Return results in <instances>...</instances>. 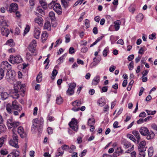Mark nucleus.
Returning a JSON list of instances; mask_svg holds the SVG:
<instances>
[{
    "instance_id": "nucleus-12",
    "label": "nucleus",
    "mask_w": 157,
    "mask_h": 157,
    "mask_svg": "<svg viewBox=\"0 0 157 157\" xmlns=\"http://www.w3.org/2000/svg\"><path fill=\"white\" fill-rule=\"evenodd\" d=\"M1 67L4 70L5 69L10 70L11 67V65L7 61H3L1 64Z\"/></svg>"
},
{
    "instance_id": "nucleus-57",
    "label": "nucleus",
    "mask_w": 157,
    "mask_h": 157,
    "mask_svg": "<svg viewBox=\"0 0 157 157\" xmlns=\"http://www.w3.org/2000/svg\"><path fill=\"white\" fill-rule=\"evenodd\" d=\"M61 148L63 150H66L69 148V146L67 145L64 144L61 146Z\"/></svg>"
},
{
    "instance_id": "nucleus-46",
    "label": "nucleus",
    "mask_w": 157,
    "mask_h": 157,
    "mask_svg": "<svg viewBox=\"0 0 157 157\" xmlns=\"http://www.w3.org/2000/svg\"><path fill=\"white\" fill-rule=\"evenodd\" d=\"M108 50L109 48L108 47H106L105 48L103 52V54L104 56L105 57L107 56Z\"/></svg>"
},
{
    "instance_id": "nucleus-8",
    "label": "nucleus",
    "mask_w": 157,
    "mask_h": 157,
    "mask_svg": "<svg viewBox=\"0 0 157 157\" xmlns=\"http://www.w3.org/2000/svg\"><path fill=\"white\" fill-rule=\"evenodd\" d=\"M7 123L9 128H10L12 127L15 128L19 125V122L13 121L12 119H8L7 120Z\"/></svg>"
},
{
    "instance_id": "nucleus-18",
    "label": "nucleus",
    "mask_w": 157,
    "mask_h": 157,
    "mask_svg": "<svg viewBox=\"0 0 157 157\" xmlns=\"http://www.w3.org/2000/svg\"><path fill=\"white\" fill-rule=\"evenodd\" d=\"M132 133L135 136L137 139L136 140V143H139L140 140V137L139 132L136 130H134L132 131Z\"/></svg>"
},
{
    "instance_id": "nucleus-45",
    "label": "nucleus",
    "mask_w": 157,
    "mask_h": 157,
    "mask_svg": "<svg viewBox=\"0 0 157 157\" xmlns=\"http://www.w3.org/2000/svg\"><path fill=\"white\" fill-rule=\"evenodd\" d=\"M137 20L141 21L143 18V15L142 13H140L137 16Z\"/></svg>"
},
{
    "instance_id": "nucleus-47",
    "label": "nucleus",
    "mask_w": 157,
    "mask_h": 157,
    "mask_svg": "<svg viewBox=\"0 0 157 157\" xmlns=\"http://www.w3.org/2000/svg\"><path fill=\"white\" fill-rule=\"evenodd\" d=\"M49 16L52 20H54L55 17L54 13L52 11L50 12L49 13Z\"/></svg>"
},
{
    "instance_id": "nucleus-44",
    "label": "nucleus",
    "mask_w": 157,
    "mask_h": 157,
    "mask_svg": "<svg viewBox=\"0 0 157 157\" xmlns=\"http://www.w3.org/2000/svg\"><path fill=\"white\" fill-rule=\"evenodd\" d=\"M145 111L147 113L148 115H153L156 112V111L155 110L151 111V110H146Z\"/></svg>"
},
{
    "instance_id": "nucleus-62",
    "label": "nucleus",
    "mask_w": 157,
    "mask_h": 157,
    "mask_svg": "<svg viewBox=\"0 0 157 157\" xmlns=\"http://www.w3.org/2000/svg\"><path fill=\"white\" fill-rule=\"evenodd\" d=\"M85 23L86 28H88L90 26L89 20L87 19H86L85 21Z\"/></svg>"
},
{
    "instance_id": "nucleus-64",
    "label": "nucleus",
    "mask_w": 157,
    "mask_h": 157,
    "mask_svg": "<svg viewBox=\"0 0 157 157\" xmlns=\"http://www.w3.org/2000/svg\"><path fill=\"white\" fill-rule=\"evenodd\" d=\"M30 29L29 26V25L26 26L24 31V33L25 34L29 32Z\"/></svg>"
},
{
    "instance_id": "nucleus-31",
    "label": "nucleus",
    "mask_w": 157,
    "mask_h": 157,
    "mask_svg": "<svg viewBox=\"0 0 157 157\" xmlns=\"http://www.w3.org/2000/svg\"><path fill=\"white\" fill-rule=\"evenodd\" d=\"M86 107L85 106H82L81 107H78L76 108H73L72 110L74 111H77L80 110L81 111H83L85 110Z\"/></svg>"
},
{
    "instance_id": "nucleus-30",
    "label": "nucleus",
    "mask_w": 157,
    "mask_h": 157,
    "mask_svg": "<svg viewBox=\"0 0 157 157\" xmlns=\"http://www.w3.org/2000/svg\"><path fill=\"white\" fill-rule=\"evenodd\" d=\"M4 17H0V25H2L3 26H5L7 25L6 22L5 20H4Z\"/></svg>"
},
{
    "instance_id": "nucleus-48",
    "label": "nucleus",
    "mask_w": 157,
    "mask_h": 157,
    "mask_svg": "<svg viewBox=\"0 0 157 157\" xmlns=\"http://www.w3.org/2000/svg\"><path fill=\"white\" fill-rule=\"evenodd\" d=\"M128 68L130 70H132L134 68V63L133 61H131L128 65Z\"/></svg>"
},
{
    "instance_id": "nucleus-34",
    "label": "nucleus",
    "mask_w": 157,
    "mask_h": 157,
    "mask_svg": "<svg viewBox=\"0 0 157 157\" xmlns=\"http://www.w3.org/2000/svg\"><path fill=\"white\" fill-rule=\"evenodd\" d=\"M95 121L94 118H89L88 121V124L89 126L93 125L95 123Z\"/></svg>"
},
{
    "instance_id": "nucleus-3",
    "label": "nucleus",
    "mask_w": 157,
    "mask_h": 157,
    "mask_svg": "<svg viewBox=\"0 0 157 157\" xmlns=\"http://www.w3.org/2000/svg\"><path fill=\"white\" fill-rule=\"evenodd\" d=\"M24 86L23 85H21L19 84L17 85L16 86L15 85L14 86V91L16 94L11 96V97L15 99H17L19 97L18 94H17L19 91L22 92V93L24 94L25 91L24 89Z\"/></svg>"
},
{
    "instance_id": "nucleus-59",
    "label": "nucleus",
    "mask_w": 157,
    "mask_h": 157,
    "mask_svg": "<svg viewBox=\"0 0 157 157\" xmlns=\"http://www.w3.org/2000/svg\"><path fill=\"white\" fill-rule=\"evenodd\" d=\"M101 89L102 90L101 91V93L106 92L108 90V86H103L102 87Z\"/></svg>"
},
{
    "instance_id": "nucleus-54",
    "label": "nucleus",
    "mask_w": 157,
    "mask_h": 157,
    "mask_svg": "<svg viewBox=\"0 0 157 157\" xmlns=\"http://www.w3.org/2000/svg\"><path fill=\"white\" fill-rule=\"evenodd\" d=\"M0 153L1 155H6L8 154V152L6 149H2L0 151Z\"/></svg>"
},
{
    "instance_id": "nucleus-36",
    "label": "nucleus",
    "mask_w": 157,
    "mask_h": 157,
    "mask_svg": "<svg viewBox=\"0 0 157 157\" xmlns=\"http://www.w3.org/2000/svg\"><path fill=\"white\" fill-rule=\"evenodd\" d=\"M56 102L58 105L62 104L63 102V100L61 97H57L56 100Z\"/></svg>"
},
{
    "instance_id": "nucleus-39",
    "label": "nucleus",
    "mask_w": 157,
    "mask_h": 157,
    "mask_svg": "<svg viewBox=\"0 0 157 157\" xmlns=\"http://www.w3.org/2000/svg\"><path fill=\"white\" fill-rule=\"evenodd\" d=\"M74 92V90L69 88L67 91V94L68 95H71L73 94Z\"/></svg>"
},
{
    "instance_id": "nucleus-1",
    "label": "nucleus",
    "mask_w": 157,
    "mask_h": 157,
    "mask_svg": "<svg viewBox=\"0 0 157 157\" xmlns=\"http://www.w3.org/2000/svg\"><path fill=\"white\" fill-rule=\"evenodd\" d=\"M12 109L17 110L20 111L22 109L21 106L18 104L17 101L15 100L12 102V105L8 103L6 105V110L9 113H11L12 112Z\"/></svg>"
},
{
    "instance_id": "nucleus-28",
    "label": "nucleus",
    "mask_w": 157,
    "mask_h": 157,
    "mask_svg": "<svg viewBox=\"0 0 157 157\" xmlns=\"http://www.w3.org/2000/svg\"><path fill=\"white\" fill-rule=\"evenodd\" d=\"M39 2L41 5L42 7L44 9H45L47 8V4L46 3L45 0H39Z\"/></svg>"
},
{
    "instance_id": "nucleus-2",
    "label": "nucleus",
    "mask_w": 157,
    "mask_h": 157,
    "mask_svg": "<svg viewBox=\"0 0 157 157\" xmlns=\"http://www.w3.org/2000/svg\"><path fill=\"white\" fill-rule=\"evenodd\" d=\"M141 134L144 136H147L146 138L147 140H150L154 138L155 134L151 132H149L147 128L145 127H142L139 130Z\"/></svg>"
},
{
    "instance_id": "nucleus-52",
    "label": "nucleus",
    "mask_w": 157,
    "mask_h": 157,
    "mask_svg": "<svg viewBox=\"0 0 157 157\" xmlns=\"http://www.w3.org/2000/svg\"><path fill=\"white\" fill-rule=\"evenodd\" d=\"M32 55L29 52H27L26 55V58L29 60H31L32 59Z\"/></svg>"
},
{
    "instance_id": "nucleus-38",
    "label": "nucleus",
    "mask_w": 157,
    "mask_h": 157,
    "mask_svg": "<svg viewBox=\"0 0 157 157\" xmlns=\"http://www.w3.org/2000/svg\"><path fill=\"white\" fill-rule=\"evenodd\" d=\"M148 156L149 157H151L152 156L153 153V148L152 147H150L148 151Z\"/></svg>"
},
{
    "instance_id": "nucleus-6",
    "label": "nucleus",
    "mask_w": 157,
    "mask_h": 157,
    "mask_svg": "<svg viewBox=\"0 0 157 157\" xmlns=\"http://www.w3.org/2000/svg\"><path fill=\"white\" fill-rule=\"evenodd\" d=\"M15 74V73L14 71L9 70L6 73V78L8 82H12L14 79Z\"/></svg>"
},
{
    "instance_id": "nucleus-29",
    "label": "nucleus",
    "mask_w": 157,
    "mask_h": 157,
    "mask_svg": "<svg viewBox=\"0 0 157 157\" xmlns=\"http://www.w3.org/2000/svg\"><path fill=\"white\" fill-rule=\"evenodd\" d=\"M6 44L7 45L10 46L11 47H13L15 44L12 39H10L7 40Z\"/></svg>"
},
{
    "instance_id": "nucleus-58",
    "label": "nucleus",
    "mask_w": 157,
    "mask_h": 157,
    "mask_svg": "<svg viewBox=\"0 0 157 157\" xmlns=\"http://www.w3.org/2000/svg\"><path fill=\"white\" fill-rule=\"evenodd\" d=\"M83 0H78L74 4V6H75L78 4L80 5L83 2Z\"/></svg>"
},
{
    "instance_id": "nucleus-24",
    "label": "nucleus",
    "mask_w": 157,
    "mask_h": 157,
    "mask_svg": "<svg viewBox=\"0 0 157 157\" xmlns=\"http://www.w3.org/2000/svg\"><path fill=\"white\" fill-rule=\"evenodd\" d=\"M121 22L120 20H117L114 22L115 30L116 31L118 30L120 28V25Z\"/></svg>"
},
{
    "instance_id": "nucleus-49",
    "label": "nucleus",
    "mask_w": 157,
    "mask_h": 157,
    "mask_svg": "<svg viewBox=\"0 0 157 157\" xmlns=\"http://www.w3.org/2000/svg\"><path fill=\"white\" fill-rule=\"evenodd\" d=\"M76 86V84L75 83L73 82L70 83L69 84V88L72 89V90H74Z\"/></svg>"
},
{
    "instance_id": "nucleus-9",
    "label": "nucleus",
    "mask_w": 157,
    "mask_h": 157,
    "mask_svg": "<svg viewBox=\"0 0 157 157\" xmlns=\"http://www.w3.org/2000/svg\"><path fill=\"white\" fill-rule=\"evenodd\" d=\"M52 8L58 14L61 15L62 14L61 7L59 4L56 3L53 5Z\"/></svg>"
},
{
    "instance_id": "nucleus-15",
    "label": "nucleus",
    "mask_w": 157,
    "mask_h": 157,
    "mask_svg": "<svg viewBox=\"0 0 157 157\" xmlns=\"http://www.w3.org/2000/svg\"><path fill=\"white\" fill-rule=\"evenodd\" d=\"M0 96L1 99L4 101L8 98L10 96V94L7 92L3 91L0 93Z\"/></svg>"
},
{
    "instance_id": "nucleus-41",
    "label": "nucleus",
    "mask_w": 157,
    "mask_h": 157,
    "mask_svg": "<svg viewBox=\"0 0 157 157\" xmlns=\"http://www.w3.org/2000/svg\"><path fill=\"white\" fill-rule=\"evenodd\" d=\"M58 72L56 70L54 69L52 73V76H51V78L52 79H55V77L56 75L57 74Z\"/></svg>"
},
{
    "instance_id": "nucleus-23",
    "label": "nucleus",
    "mask_w": 157,
    "mask_h": 157,
    "mask_svg": "<svg viewBox=\"0 0 157 157\" xmlns=\"http://www.w3.org/2000/svg\"><path fill=\"white\" fill-rule=\"evenodd\" d=\"M34 21L35 23L38 24L39 25L43 24V20L41 17H37L35 19Z\"/></svg>"
},
{
    "instance_id": "nucleus-35",
    "label": "nucleus",
    "mask_w": 157,
    "mask_h": 157,
    "mask_svg": "<svg viewBox=\"0 0 157 157\" xmlns=\"http://www.w3.org/2000/svg\"><path fill=\"white\" fill-rule=\"evenodd\" d=\"M5 70H4L2 68H0V80L2 79L4 76Z\"/></svg>"
},
{
    "instance_id": "nucleus-42",
    "label": "nucleus",
    "mask_w": 157,
    "mask_h": 157,
    "mask_svg": "<svg viewBox=\"0 0 157 157\" xmlns=\"http://www.w3.org/2000/svg\"><path fill=\"white\" fill-rule=\"evenodd\" d=\"M64 55L62 56L57 60V63L58 64H60L63 62L64 59Z\"/></svg>"
},
{
    "instance_id": "nucleus-11",
    "label": "nucleus",
    "mask_w": 157,
    "mask_h": 157,
    "mask_svg": "<svg viewBox=\"0 0 157 157\" xmlns=\"http://www.w3.org/2000/svg\"><path fill=\"white\" fill-rule=\"evenodd\" d=\"M36 46V41L34 40H33L29 46L28 49L29 51L32 53H34L35 50Z\"/></svg>"
},
{
    "instance_id": "nucleus-13",
    "label": "nucleus",
    "mask_w": 157,
    "mask_h": 157,
    "mask_svg": "<svg viewBox=\"0 0 157 157\" xmlns=\"http://www.w3.org/2000/svg\"><path fill=\"white\" fill-rule=\"evenodd\" d=\"M42 125L39 122L38 119L36 118L33 120V124L32 127V129H36V128H38L40 127V126Z\"/></svg>"
},
{
    "instance_id": "nucleus-20",
    "label": "nucleus",
    "mask_w": 157,
    "mask_h": 157,
    "mask_svg": "<svg viewBox=\"0 0 157 157\" xmlns=\"http://www.w3.org/2000/svg\"><path fill=\"white\" fill-rule=\"evenodd\" d=\"M40 33V31L39 28H36L34 30V36L37 39L39 38Z\"/></svg>"
},
{
    "instance_id": "nucleus-16",
    "label": "nucleus",
    "mask_w": 157,
    "mask_h": 157,
    "mask_svg": "<svg viewBox=\"0 0 157 157\" xmlns=\"http://www.w3.org/2000/svg\"><path fill=\"white\" fill-rule=\"evenodd\" d=\"M123 152V150L121 147H118L116 151L113 154V155L114 157H117L122 154Z\"/></svg>"
},
{
    "instance_id": "nucleus-56",
    "label": "nucleus",
    "mask_w": 157,
    "mask_h": 157,
    "mask_svg": "<svg viewBox=\"0 0 157 157\" xmlns=\"http://www.w3.org/2000/svg\"><path fill=\"white\" fill-rule=\"evenodd\" d=\"M5 139V138L3 137L0 138V147L2 146Z\"/></svg>"
},
{
    "instance_id": "nucleus-43",
    "label": "nucleus",
    "mask_w": 157,
    "mask_h": 157,
    "mask_svg": "<svg viewBox=\"0 0 157 157\" xmlns=\"http://www.w3.org/2000/svg\"><path fill=\"white\" fill-rule=\"evenodd\" d=\"M99 62V61H97L96 58L95 57L94 58L93 63L91 64H92V66H96Z\"/></svg>"
},
{
    "instance_id": "nucleus-51",
    "label": "nucleus",
    "mask_w": 157,
    "mask_h": 157,
    "mask_svg": "<svg viewBox=\"0 0 157 157\" xmlns=\"http://www.w3.org/2000/svg\"><path fill=\"white\" fill-rule=\"evenodd\" d=\"M156 33H154L150 35L149 36V38L151 40H153L156 38Z\"/></svg>"
},
{
    "instance_id": "nucleus-37",
    "label": "nucleus",
    "mask_w": 157,
    "mask_h": 157,
    "mask_svg": "<svg viewBox=\"0 0 157 157\" xmlns=\"http://www.w3.org/2000/svg\"><path fill=\"white\" fill-rule=\"evenodd\" d=\"M6 128L3 124V122L0 123V132H2L4 131L6 129Z\"/></svg>"
},
{
    "instance_id": "nucleus-10",
    "label": "nucleus",
    "mask_w": 157,
    "mask_h": 157,
    "mask_svg": "<svg viewBox=\"0 0 157 157\" xmlns=\"http://www.w3.org/2000/svg\"><path fill=\"white\" fill-rule=\"evenodd\" d=\"M18 9V5L16 3H11L9 9H6L7 11L10 13L16 11Z\"/></svg>"
},
{
    "instance_id": "nucleus-50",
    "label": "nucleus",
    "mask_w": 157,
    "mask_h": 157,
    "mask_svg": "<svg viewBox=\"0 0 157 157\" xmlns=\"http://www.w3.org/2000/svg\"><path fill=\"white\" fill-rule=\"evenodd\" d=\"M76 147L75 146L72 145H71L70 147H69V151L70 153H71L73 151H74V150L75 149Z\"/></svg>"
},
{
    "instance_id": "nucleus-63",
    "label": "nucleus",
    "mask_w": 157,
    "mask_h": 157,
    "mask_svg": "<svg viewBox=\"0 0 157 157\" xmlns=\"http://www.w3.org/2000/svg\"><path fill=\"white\" fill-rule=\"evenodd\" d=\"M18 137L17 135L16 134H14L13 135V139L11 140H13L14 141H15L16 140L18 141Z\"/></svg>"
},
{
    "instance_id": "nucleus-14",
    "label": "nucleus",
    "mask_w": 157,
    "mask_h": 157,
    "mask_svg": "<svg viewBox=\"0 0 157 157\" xmlns=\"http://www.w3.org/2000/svg\"><path fill=\"white\" fill-rule=\"evenodd\" d=\"M17 132L21 138H24L26 136V133L24 132V129L22 127L20 126L18 127Z\"/></svg>"
},
{
    "instance_id": "nucleus-22",
    "label": "nucleus",
    "mask_w": 157,
    "mask_h": 157,
    "mask_svg": "<svg viewBox=\"0 0 157 157\" xmlns=\"http://www.w3.org/2000/svg\"><path fill=\"white\" fill-rule=\"evenodd\" d=\"M64 152V151H62L60 148H58L56 152L55 157H59V156H62Z\"/></svg>"
},
{
    "instance_id": "nucleus-61",
    "label": "nucleus",
    "mask_w": 157,
    "mask_h": 157,
    "mask_svg": "<svg viewBox=\"0 0 157 157\" xmlns=\"http://www.w3.org/2000/svg\"><path fill=\"white\" fill-rule=\"evenodd\" d=\"M65 42L66 43H68L70 41V37L69 35H66L65 37Z\"/></svg>"
},
{
    "instance_id": "nucleus-32",
    "label": "nucleus",
    "mask_w": 157,
    "mask_h": 157,
    "mask_svg": "<svg viewBox=\"0 0 157 157\" xmlns=\"http://www.w3.org/2000/svg\"><path fill=\"white\" fill-rule=\"evenodd\" d=\"M42 80V74L40 72L36 77V81L38 82H40Z\"/></svg>"
},
{
    "instance_id": "nucleus-4",
    "label": "nucleus",
    "mask_w": 157,
    "mask_h": 157,
    "mask_svg": "<svg viewBox=\"0 0 157 157\" xmlns=\"http://www.w3.org/2000/svg\"><path fill=\"white\" fill-rule=\"evenodd\" d=\"M146 145V142L144 141H141L138 147V150L139 152V157H145V153L144 151H146L144 147Z\"/></svg>"
},
{
    "instance_id": "nucleus-19",
    "label": "nucleus",
    "mask_w": 157,
    "mask_h": 157,
    "mask_svg": "<svg viewBox=\"0 0 157 157\" xmlns=\"http://www.w3.org/2000/svg\"><path fill=\"white\" fill-rule=\"evenodd\" d=\"M83 103L82 100H77L72 103V105L75 107L80 106ZM75 108V107H74Z\"/></svg>"
},
{
    "instance_id": "nucleus-7",
    "label": "nucleus",
    "mask_w": 157,
    "mask_h": 157,
    "mask_svg": "<svg viewBox=\"0 0 157 157\" xmlns=\"http://www.w3.org/2000/svg\"><path fill=\"white\" fill-rule=\"evenodd\" d=\"M70 127L74 131L77 132L78 129V122L75 118L72 119L71 121L69 123Z\"/></svg>"
},
{
    "instance_id": "nucleus-27",
    "label": "nucleus",
    "mask_w": 157,
    "mask_h": 157,
    "mask_svg": "<svg viewBox=\"0 0 157 157\" xmlns=\"http://www.w3.org/2000/svg\"><path fill=\"white\" fill-rule=\"evenodd\" d=\"M51 25L50 22L47 21L45 23L44 26V28L45 29H47L50 31L51 30Z\"/></svg>"
},
{
    "instance_id": "nucleus-55",
    "label": "nucleus",
    "mask_w": 157,
    "mask_h": 157,
    "mask_svg": "<svg viewBox=\"0 0 157 157\" xmlns=\"http://www.w3.org/2000/svg\"><path fill=\"white\" fill-rule=\"evenodd\" d=\"M110 40H111V43L112 44H113L114 42L116 41V40L115 39V37L113 36H111L110 37Z\"/></svg>"
},
{
    "instance_id": "nucleus-53",
    "label": "nucleus",
    "mask_w": 157,
    "mask_h": 157,
    "mask_svg": "<svg viewBox=\"0 0 157 157\" xmlns=\"http://www.w3.org/2000/svg\"><path fill=\"white\" fill-rule=\"evenodd\" d=\"M57 0H53L52 2L48 4V7L50 8H52L53 5L56 4Z\"/></svg>"
},
{
    "instance_id": "nucleus-17",
    "label": "nucleus",
    "mask_w": 157,
    "mask_h": 157,
    "mask_svg": "<svg viewBox=\"0 0 157 157\" xmlns=\"http://www.w3.org/2000/svg\"><path fill=\"white\" fill-rule=\"evenodd\" d=\"M2 34L3 36H7L10 33V31L7 28L2 27L1 30Z\"/></svg>"
},
{
    "instance_id": "nucleus-33",
    "label": "nucleus",
    "mask_w": 157,
    "mask_h": 157,
    "mask_svg": "<svg viewBox=\"0 0 157 157\" xmlns=\"http://www.w3.org/2000/svg\"><path fill=\"white\" fill-rule=\"evenodd\" d=\"M61 2L65 8L67 7L68 5L69 0H61Z\"/></svg>"
},
{
    "instance_id": "nucleus-60",
    "label": "nucleus",
    "mask_w": 157,
    "mask_h": 157,
    "mask_svg": "<svg viewBox=\"0 0 157 157\" xmlns=\"http://www.w3.org/2000/svg\"><path fill=\"white\" fill-rule=\"evenodd\" d=\"M102 100V98L100 99L98 101V103L99 105L100 106H103L104 105L105 103L101 101Z\"/></svg>"
},
{
    "instance_id": "nucleus-21",
    "label": "nucleus",
    "mask_w": 157,
    "mask_h": 157,
    "mask_svg": "<svg viewBox=\"0 0 157 157\" xmlns=\"http://www.w3.org/2000/svg\"><path fill=\"white\" fill-rule=\"evenodd\" d=\"M100 80V77L98 76H96L93 80L92 84L93 85H96L99 83Z\"/></svg>"
},
{
    "instance_id": "nucleus-40",
    "label": "nucleus",
    "mask_w": 157,
    "mask_h": 157,
    "mask_svg": "<svg viewBox=\"0 0 157 157\" xmlns=\"http://www.w3.org/2000/svg\"><path fill=\"white\" fill-rule=\"evenodd\" d=\"M127 137L130 140H132L133 141L136 143V140L132 135L128 134L127 135Z\"/></svg>"
},
{
    "instance_id": "nucleus-25",
    "label": "nucleus",
    "mask_w": 157,
    "mask_h": 157,
    "mask_svg": "<svg viewBox=\"0 0 157 157\" xmlns=\"http://www.w3.org/2000/svg\"><path fill=\"white\" fill-rule=\"evenodd\" d=\"M9 144L10 145L16 148H18L19 147L18 145V141L17 140L14 141L13 140H10L9 141Z\"/></svg>"
},
{
    "instance_id": "nucleus-26",
    "label": "nucleus",
    "mask_w": 157,
    "mask_h": 157,
    "mask_svg": "<svg viewBox=\"0 0 157 157\" xmlns=\"http://www.w3.org/2000/svg\"><path fill=\"white\" fill-rule=\"evenodd\" d=\"M48 33L44 31L42 33L41 35V39L43 42H44L47 39L48 36Z\"/></svg>"
},
{
    "instance_id": "nucleus-5",
    "label": "nucleus",
    "mask_w": 157,
    "mask_h": 157,
    "mask_svg": "<svg viewBox=\"0 0 157 157\" xmlns=\"http://www.w3.org/2000/svg\"><path fill=\"white\" fill-rule=\"evenodd\" d=\"M9 61L12 64L19 63L22 62V59L20 56H14L11 55L9 59Z\"/></svg>"
}]
</instances>
